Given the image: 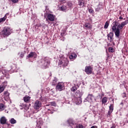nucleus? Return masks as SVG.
<instances>
[{"mask_svg":"<svg viewBox=\"0 0 128 128\" xmlns=\"http://www.w3.org/2000/svg\"><path fill=\"white\" fill-rule=\"evenodd\" d=\"M40 66L42 68H48V66H50V60H48V58H42L40 61Z\"/></svg>","mask_w":128,"mask_h":128,"instance_id":"1","label":"nucleus"},{"mask_svg":"<svg viewBox=\"0 0 128 128\" xmlns=\"http://www.w3.org/2000/svg\"><path fill=\"white\" fill-rule=\"evenodd\" d=\"M12 32V29L10 27H4L2 32L4 36H8Z\"/></svg>","mask_w":128,"mask_h":128,"instance_id":"2","label":"nucleus"},{"mask_svg":"<svg viewBox=\"0 0 128 128\" xmlns=\"http://www.w3.org/2000/svg\"><path fill=\"white\" fill-rule=\"evenodd\" d=\"M124 26L122 24H120L118 25V27L116 28V31L114 32L115 36L116 38H120V30H122Z\"/></svg>","mask_w":128,"mask_h":128,"instance_id":"3","label":"nucleus"},{"mask_svg":"<svg viewBox=\"0 0 128 128\" xmlns=\"http://www.w3.org/2000/svg\"><path fill=\"white\" fill-rule=\"evenodd\" d=\"M94 70V67L92 66H86L85 67L84 72H86V74H92V71Z\"/></svg>","mask_w":128,"mask_h":128,"instance_id":"4","label":"nucleus"},{"mask_svg":"<svg viewBox=\"0 0 128 128\" xmlns=\"http://www.w3.org/2000/svg\"><path fill=\"white\" fill-rule=\"evenodd\" d=\"M68 64V60L66 58H64V60H60L58 62V66L64 68Z\"/></svg>","mask_w":128,"mask_h":128,"instance_id":"5","label":"nucleus"},{"mask_svg":"<svg viewBox=\"0 0 128 128\" xmlns=\"http://www.w3.org/2000/svg\"><path fill=\"white\" fill-rule=\"evenodd\" d=\"M40 108H42V102L38 100H37L34 104V110H38Z\"/></svg>","mask_w":128,"mask_h":128,"instance_id":"6","label":"nucleus"},{"mask_svg":"<svg viewBox=\"0 0 128 128\" xmlns=\"http://www.w3.org/2000/svg\"><path fill=\"white\" fill-rule=\"evenodd\" d=\"M64 88V84L62 82H60L56 85V90H59V92H62Z\"/></svg>","mask_w":128,"mask_h":128,"instance_id":"7","label":"nucleus"},{"mask_svg":"<svg viewBox=\"0 0 128 128\" xmlns=\"http://www.w3.org/2000/svg\"><path fill=\"white\" fill-rule=\"evenodd\" d=\"M56 16L52 14H47V18L46 20H50V22H54Z\"/></svg>","mask_w":128,"mask_h":128,"instance_id":"8","label":"nucleus"},{"mask_svg":"<svg viewBox=\"0 0 128 128\" xmlns=\"http://www.w3.org/2000/svg\"><path fill=\"white\" fill-rule=\"evenodd\" d=\"M108 40L110 42H114V33L112 32H110L108 35Z\"/></svg>","mask_w":128,"mask_h":128,"instance_id":"9","label":"nucleus"},{"mask_svg":"<svg viewBox=\"0 0 128 128\" xmlns=\"http://www.w3.org/2000/svg\"><path fill=\"white\" fill-rule=\"evenodd\" d=\"M94 100V95L92 94H88L86 98L84 100V102H90Z\"/></svg>","mask_w":128,"mask_h":128,"instance_id":"10","label":"nucleus"},{"mask_svg":"<svg viewBox=\"0 0 128 128\" xmlns=\"http://www.w3.org/2000/svg\"><path fill=\"white\" fill-rule=\"evenodd\" d=\"M114 111V105L112 104H110L109 106V110L108 111V116H110V114Z\"/></svg>","mask_w":128,"mask_h":128,"instance_id":"11","label":"nucleus"},{"mask_svg":"<svg viewBox=\"0 0 128 128\" xmlns=\"http://www.w3.org/2000/svg\"><path fill=\"white\" fill-rule=\"evenodd\" d=\"M82 94H84V92H80V90H77L75 94V96H76V98H82Z\"/></svg>","mask_w":128,"mask_h":128,"instance_id":"12","label":"nucleus"},{"mask_svg":"<svg viewBox=\"0 0 128 128\" xmlns=\"http://www.w3.org/2000/svg\"><path fill=\"white\" fill-rule=\"evenodd\" d=\"M6 120H6V117L2 116L0 119V124H6Z\"/></svg>","mask_w":128,"mask_h":128,"instance_id":"13","label":"nucleus"},{"mask_svg":"<svg viewBox=\"0 0 128 128\" xmlns=\"http://www.w3.org/2000/svg\"><path fill=\"white\" fill-rule=\"evenodd\" d=\"M75 102L78 106H79V104H82V98H75Z\"/></svg>","mask_w":128,"mask_h":128,"instance_id":"14","label":"nucleus"},{"mask_svg":"<svg viewBox=\"0 0 128 128\" xmlns=\"http://www.w3.org/2000/svg\"><path fill=\"white\" fill-rule=\"evenodd\" d=\"M36 58V54L35 52H31L30 54H28V56H26L27 58Z\"/></svg>","mask_w":128,"mask_h":128,"instance_id":"15","label":"nucleus"},{"mask_svg":"<svg viewBox=\"0 0 128 128\" xmlns=\"http://www.w3.org/2000/svg\"><path fill=\"white\" fill-rule=\"evenodd\" d=\"M60 10L62 12H68V7L66 6H60Z\"/></svg>","mask_w":128,"mask_h":128,"instance_id":"16","label":"nucleus"},{"mask_svg":"<svg viewBox=\"0 0 128 128\" xmlns=\"http://www.w3.org/2000/svg\"><path fill=\"white\" fill-rule=\"evenodd\" d=\"M68 122L69 124V126H71V128H72L73 126H74V120H72V119H68Z\"/></svg>","mask_w":128,"mask_h":128,"instance_id":"17","label":"nucleus"},{"mask_svg":"<svg viewBox=\"0 0 128 128\" xmlns=\"http://www.w3.org/2000/svg\"><path fill=\"white\" fill-rule=\"evenodd\" d=\"M24 100L25 102H30V97L26 96L24 98Z\"/></svg>","mask_w":128,"mask_h":128,"instance_id":"18","label":"nucleus"},{"mask_svg":"<svg viewBox=\"0 0 128 128\" xmlns=\"http://www.w3.org/2000/svg\"><path fill=\"white\" fill-rule=\"evenodd\" d=\"M77 56L76 54V53L73 52L71 54L70 56V60H74V58H76Z\"/></svg>","mask_w":128,"mask_h":128,"instance_id":"19","label":"nucleus"},{"mask_svg":"<svg viewBox=\"0 0 128 128\" xmlns=\"http://www.w3.org/2000/svg\"><path fill=\"white\" fill-rule=\"evenodd\" d=\"M108 102V97L104 96L102 99V104H106Z\"/></svg>","mask_w":128,"mask_h":128,"instance_id":"20","label":"nucleus"},{"mask_svg":"<svg viewBox=\"0 0 128 128\" xmlns=\"http://www.w3.org/2000/svg\"><path fill=\"white\" fill-rule=\"evenodd\" d=\"M47 110H51V112H48L49 114H52L54 113V107L50 106V108H47Z\"/></svg>","mask_w":128,"mask_h":128,"instance_id":"21","label":"nucleus"},{"mask_svg":"<svg viewBox=\"0 0 128 128\" xmlns=\"http://www.w3.org/2000/svg\"><path fill=\"white\" fill-rule=\"evenodd\" d=\"M4 98H8L10 96V93L8 92V91H4Z\"/></svg>","mask_w":128,"mask_h":128,"instance_id":"22","label":"nucleus"},{"mask_svg":"<svg viewBox=\"0 0 128 128\" xmlns=\"http://www.w3.org/2000/svg\"><path fill=\"white\" fill-rule=\"evenodd\" d=\"M67 6L70 10H72V3L71 2H68Z\"/></svg>","mask_w":128,"mask_h":128,"instance_id":"23","label":"nucleus"},{"mask_svg":"<svg viewBox=\"0 0 128 128\" xmlns=\"http://www.w3.org/2000/svg\"><path fill=\"white\" fill-rule=\"evenodd\" d=\"M10 122L12 124H16V120L14 118H12Z\"/></svg>","mask_w":128,"mask_h":128,"instance_id":"24","label":"nucleus"},{"mask_svg":"<svg viewBox=\"0 0 128 128\" xmlns=\"http://www.w3.org/2000/svg\"><path fill=\"white\" fill-rule=\"evenodd\" d=\"M58 82V79L56 78H54L52 82V86H56V82Z\"/></svg>","mask_w":128,"mask_h":128,"instance_id":"25","label":"nucleus"},{"mask_svg":"<svg viewBox=\"0 0 128 128\" xmlns=\"http://www.w3.org/2000/svg\"><path fill=\"white\" fill-rule=\"evenodd\" d=\"M78 90V88H76V84L74 85V86H72L71 88V90L72 92H76V90Z\"/></svg>","mask_w":128,"mask_h":128,"instance_id":"26","label":"nucleus"},{"mask_svg":"<svg viewBox=\"0 0 128 128\" xmlns=\"http://www.w3.org/2000/svg\"><path fill=\"white\" fill-rule=\"evenodd\" d=\"M4 88H6V87H4L2 86H0V94H2V92L4 90Z\"/></svg>","mask_w":128,"mask_h":128,"instance_id":"27","label":"nucleus"},{"mask_svg":"<svg viewBox=\"0 0 128 128\" xmlns=\"http://www.w3.org/2000/svg\"><path fill=\"white\" fill-rule=\"evenodd\" d=\"M6 20V17L4 16V17L0 18V22H4Z\"/></svg>","mask_w":128,"mask_h":128,"instance_id":"28","label":"nucleus"},{"mask_svg":"<svg viewBox=\"0 0 128 128\" xmlns=\"http://www.w3.org/2000/svg\"><path fill=\"white\" fill-rule=\"evenodd\" d=\"M79 2V6L80 8H84V2Z\"/></svg>","mask_w":128,"mask_h":128,"instance_id":"29","label":"nucleus"},{"mask_svg":"<svg viewBox=\"0 0 128 128\" xmlns=\"http://www.w3.org/2000/svg\"><path fill=\"white\" fill-rule=\"evenodd\" d=\"M4 104H0V110H4Z\"/></svg>","mask_w":128,"mask_h":128,"instance_id":"30","label":"nucleus"},{"mask_svg":"<svg viewBox=\"0 0 128 128\" xmlns=\"http://www.w3.org/2000/svg\"><path fill=\"white\" fill-rule=\"evenodd\" d=\"M128 24V20H126L124 22L122 23H121L122 26H124Z\"/></svg>","mask_w":128,"mask_h":128,"instance_id":"31","label":"nucleus"},{"mask_svg":"<svg viewBox=\"0 0 128 128\" xmlns=\"http://www.w3.org/2000/svg\"><path fill=\"white\" fill-rule=\"evenodd\" d=\"M108 26H109L108 22L106 21L105 23L104 28H108Z\"/></svg>","mask_w":128,"mask_h":128,"instance_id":"32","label":"nucleus"},{"mask_svg":"<svg viewBox=\"0 0 128 128\" xmlns=\"http://www.w3.org/2000/svg\"><path fill=\"white\" fill-rule=\"evenodd\" d=\"M50 104L53 106H56V104L54 102H50Z\"/></svg>","mask_w":128,"mask_h":128,"instance_id":"33","label":"nucleus"},{"mask_svg":"<svg viewBox=\"0 0 128 128\" xmlns=\"http://www.w3.org/2000/svg\"><path fill=\"white\" fill-rule=\"evenodd\" d=\"M85 28H90V24L88 23L86 24Z\"/></svg>","mask_w":128,"mask_h":128,"instance_id":"34","label":"nucleus"},{"mask_svg":"<svg viewBox=\"0 0 128 128\" xmlns=\"http://www.w3.org/2000/svg\"><path fill=\"white\" fill-rule=\"evenodd\" d=\"M8 86V82L5 81L3 82V86L4 88H6Z\"/></svg>","mask_w":128,"mask_h":128,"instance_id":"35","label":"nucleus"},{"mask_svg":"<svg viewBox=\"0 0 128 128\" xmlns=\"http://www.w3.org/2000/svg\"><path fill=\"white\" fill-rule=\"evenodd\" d=\"M112 32H116V26H114L112 27Z\"/></svg>","mask_w":128,"mask_h":128,"instance_id":"36","label":"nucleus"},{"mask_svg":"<svg viewBox=\"0 0 128 128\" xmlns=\"http://www.w3.org/2000/svg\"><path fill=\"white\" fill-rule=\"evenodd\" d=\"M108 50L110 52H114V48L110 47L108 48Z\"/></svg>","mask_w":128,"mask_h":128,"instance_id":"37","label":"nucleus"},{"mask_svg":"<svg viewBox=\"0 0 128 128\" xmlns=\"http://www.w3.org/2000/svg\"><path fill=\"white\" fill-rule=\"evenodd\" d=\"M24 56V54L22 52H21L20 54V58H22Z\"/></svg>","mask_w":128,"mask_h":128,"instance_id":"38","label":"nucleus"},{"mask_svg":"<svg viewBox=\"0 0 128 128\" xmlns=\"http://www.w3.org/2000/svg\"><path fill=\"white\" fill-rule=\"evenodd\" d=\"M88 12L90 14H92V12H94V10L90 8L89 9Z\"/></svg>","mask_w":128,"mask_h":128,"instance_id":"39","label":"nucleus"},{"mask_svg":"<svg viewBox=\"0 0 128 128\" xmlns=\"http://www.w3.org/2000/svg\"><path fill=\"white\" fill-rule=\"evenodd\" d=\"M12 2H13L14 4H16V2H18V0H11Z\"/></svg>","mask_w":128,"mask_h":128,"instance_id":"40","label":"nucleus"},{"mask_svg":"<svg viewBox=\"0 0 128 128\" xmlns=\"http://www.w3.org/2000/svg\"><path fill=\"white\" fill-rule=\"evenodd\" d=\"M64 34H66V32L63 31L62 32H61L60 35L62 36H64Z\"/></svg>","mask_w":128,"mask_h":128,"instance_id":"41","label":"nucleus"},{"mask_svg":"<svg viewBox=\"0 0 128 128\" xmlns=\"http://www.w3.org/2000/svg\"><path fill=\"white\" fill-rule=\"evenodd\" d=\"M110 128H116V125L114 124H112V126H111Z\"/></svg>","mask_w":128,"mask_h":128,"instance_id":"42","label":"nucleus"},{"mask_svg":"<svg viewBox=\"0 0 128 128\" xmlns=\"http://www.w3.org/2000/svg\"><path fill=\"white\" fill-rule=\"evenodd\" d=\"M90 128H98V126H92Z\"/></svg>","mask_w":128,"mask_h":128,"instance_id":"43","label":"nucleus"},{"mask_svg":"<svg viewBox=\"0 0 128 128\" xmlns=\"http://www.w3.org/2000/svg\"><path fill=\"white\" fill-rule=\"evenodd\" d=\"M96 12H98L100 10V9L98 8H96Z\"/></svg>","mask_w":128,"mask_h":128,"instance_id":"44","label":"nucleus"},{"mask_svg":"<svg viewBox=\"0 0 128 128\" xmlns=\"http://www.w3.org/2000/svg\"><path fill=\"white\" fill-rule=\"evenodd\" d=\"M120 104V106H124V102H121Z\"/></svg>","mask_w":128,"mask_h":128,"instance_id":"45","label":"nucleus"},{"mask_svg":"<svg viewBox=\"0 0 128 128\" xmlns=\"http://www.w3.org/2000/svg\"><path fill=\"white\" fill-rule=\"evenodd\" d=\"M119 20H122V16H120L119 17Z\"/></svg>","mask_w":128,"mask_h":128,"instance_id":"46","label":"nucleus"},{"mask_svg":"<svg viewBox=\"0 0 128 128\" xmlns=\"http://www.w3.org/2000/svg\"><path fill=\"white\" fill-rule=\"evenodd\" d=\"M124 96H123L124 98H126V93H124Z\"/></svg>","mask_w":128,"mask_h":128,"instance_id":"47","label":"nucleus"},{"mask_svg":"<svg viewBox=\"0 0 128 128\" xmlns=\"http://www.w3.org/2000/svg\"><path fill=\"white\" fill-rule=\"evenodd\" d=\"M40 100L41 102H42V97L41 96V98H40Z\"/></svg>","mask_w":128,"mask_h":128,"instance_id":"48","label":"nucleus"},{"mask_svg":"<svg viewBox=\"0 0 128 128\" xmlns=\"http://www.w3.org/2000/svg\"><path fill=\"white\" fill-rule=\"evenodd\" d=\"M23 106H24V104H20V106L22 107Z\"/></svg>","mask_w":128,"mask_h":128,"instance_id":"49","label":"nucleus"},{"mask_svg":"<svg viewBox=\"0 0 128 128\" xmlns=\"http://www.w3.org/2000/svg\"><path fill=\"white\" fill-rule=\"evenodd\" d=\"M115 26H118V22H115Z\"/></svg>","mask_w":128,"mask_h":128,"instance_id":"50","label":"nucleus"},{"mask_svg":"<svg viewBox=\"0 0 128 128\" xmlns=\"http://www.w3.org/2000/svg\"><path fill=\"white\" fill-rule=\"evenodd\" d=\"M107 56L108 58V54H107Z\"/></svg>","mask_w":128,"mask_h":128,"instance_id":"51","label":"nucleus"},{"mask_svg":"<svg viewBox=\"0 0 128 128\" xmlns=\"http://www.w3.org/2000/svg\"><path fill=\"white\" fill-rule=\"evenodd\" d=\"M20 108V110H22V108Z\"/></svg>","mask_w":128,"mask_h":128,"instance_id":"52","label":"nucleus"},{"mask_svg":"<svg viewBox=\"0 0 128 128\" xmlns=\"http://www.w3.org/2000/svg\"><path fill=\"white\" fill-rule=\"evenodd\" d=\"M46 8H48V6H46Z\"/></svg>","mask_w":128,"mask_h":128,"instance_id":"53","label":"nucleus"},{"mask_svg":"<svg viewBox=\"0 0 128 128\" xmlns=\"http://www.w3.org/2000/svg\"><path fill=\"white\" fill-rule=\"evenodd\" d=\"M77 86H78V85L77 84Z\"/></svg>","mask_w":128,"mask_h":128,"instance_id":"54","label":"nucleus"},{"mask_svg":"<svg viewBox=\"0 0 128 128\" xmlns=\"http://www.w3.org/2000/svg\"><path fill=\"white\" fill-rule=\"evenodd\" d=\"M48 112H52V110H48Z\"/></svg>","mask_w":128,"mask_h":128,"instance_id":"55","label":"nucleus"},{"mask_svg":"<svg viewBox=\"0 0 128 128\" xmlns=\"http://www.w3.org/2000/svg\"><path fill=\"white\" fill-rule=\"evenodd\" d=\"M37 124H38V122H37Z\"/></svg>","mask_w":128,"mask_h":128,"instance_id":"56","label":"nucleus"}]
</instances>
